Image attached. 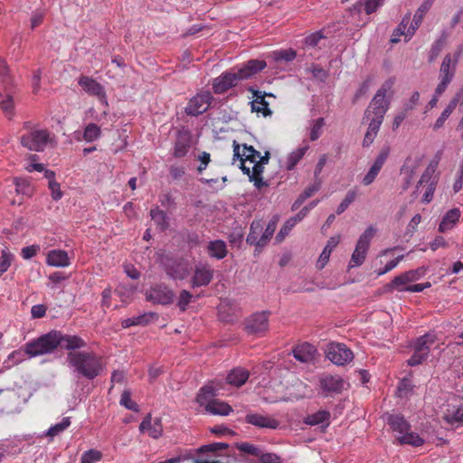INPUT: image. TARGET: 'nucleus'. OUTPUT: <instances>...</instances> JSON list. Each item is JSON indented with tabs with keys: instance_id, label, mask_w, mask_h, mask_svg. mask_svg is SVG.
Segmentation results:
<instances>
[{
	"instance_id": "1",
	"label": "nucleus",
	"mask_w": 463,
	"mask_h": 463,
	"mask_svg": "<svg viewBox=\"0 0 463 463\" xmlns=\"http://www.w3.org/2000/svg\"><path fill=\"white\" fill-rule=\"evenodd\" d=\"M240 160L241 169L246 174L250 182H253L254 186L258 189L267 185L263 181L262 173L264 165L269 162V153L265 156L255 150L253 146L247 145L243 146L242 153L240 151V146L233 142V161Z\"/></svg>"
},
{
	"instance_id": "2",
	"label": "nucleus",
	"mask_w": 463,
	"mask_h": 463,
	"mask_svg": "<svg viewBox=\"0 0 463 463\" xmlns=\"http://www.w3.org/2000/svg\"><path fill=\"white\" fill-rule=\"evenodd\" d=\"M66 360L74 373L89 380H93L102 371L101 357L93 352L72 351Z\"/></svg>"
},
{
	"instance_id": "3",
	"label": "nucleus",
	"mask_w": 463,
	"mask_h": 463,
	"mask_svg": "<svg viewBox=\"0 0 463 463\" xmlns=\"http://www.w3.org/2000/svg\"><path fill=\"white\" fill-rule=\"evenodd\" d=\"M393 85L394 79L392 78L386 80L383 83L364 111V122L379 121V123H383L384 116L390 108Z\"/></svg>"
},
{
	"instance_id": "4",
	"label": "nucleus",
	"mask_w": 463,
	"mask_h": 463,
	"mask_svg": "<svg viewBox=\"0 0 463 463\" xmlns=\"http://www.w3.org/2000/svg\"><path fill=\"white\" fill-rule=\"evenodd\" d=\"M24 128L26 131L21 135L20 143L28 150L43 152L53 141V137L47 128H31L29 122L24 123Z\"/></svg>"
},
{
	"instance_id": "5",
	"label": "nucleus",
	"mask_w": 463,
	"mask_h": 463,
	"mask_svg": "<svg viewBox=\"0 0 463 463\" xmlns=\"http://www.w3.org/2000/svg\"><path fill=\"white\" fill-rule=\"evenodd\" d=\"M462 53L463 44H459L453 52L447 53L444 56L439 71L438 93H444L449 85L452 82Z\"/></svg>"
},
{
	"instance_id": "6",
	"label": "nucleus",
	"mask_w": 463,
	"mask_h": 463,
	"mask_svg": "<svg viewBox=\"0 0 463 463\" xmlns=\"http://www.w3.org/2000/svg\"><path fill=\"white\" fill-rule=\"evenodd\" d=\"M61 332L51 331L26 343L28 358H33L52 353L61 344Z\"/></svg>"
},
{
	"instance_id": "7",
	"label": "nucleus",
	"mask_w": 463,
	"mask_h": 463,
	"mask_svg": "<svg viewBox=\"0 0 463 463\" xmlns=\"http://www.w3.org/2000/svg\"><path fill=\"white\" fill-rule=\"evenodd\" d=\"M0 82L2 90L0 96L2 100L0 106L4 113L10 118L14 115V99H13V89L14 81L10 75L8 65L5 60H0Z\"/></svg>"
},
{
	"instance_id": "8",
	"label": "nucleus",
	"mask_w": 463,
	"mask_h": 463,
	"mask_svg": "<svg viewBox=\"0 0 463 463\" xmlns=\"http://www.w3.org/2000/svg\"><path fill=\"white\" fill-rule=\"evenodd\" d=\"M436 341L437 337L433 333H428L419 337L412 345L413 354L408 360V364L416 366L422 364L429 356L430 347Z\"/></svg>"
},
{
	"instance_id": "9",
	"label": "nucleus",
	"mask_w": 463,
	"mask_h": 463,
	"mask_svg": "<svg viewBox=\"0 0 463 463\" xmlns=\"http://www.w3.org/2000/svg\"><path fill=\"white\" fill-rule=\"evenodd\" d=\"M375 234V229L369 226L359 237L355 249L351 256L348 268H355L361 266L365 259L371 244V241Z\"/></svg>"
},
{
	"instance_id": "10",
	"label": "nucleus",
	"mask_w": 463,
	"mask_h": 463,
	"mask_svg": "<svg viewBox=\"0 0 463 463\" xmlns=\"http://www.w3.org/2000/svg\"><path fill=\"white\" fill-rule=\"evenodd\" d=\"M435 169L434 167L429 166L421 175L420 179L418 182L416 186V191L414 193L420 192V187L425 188L422 196V202L429 203L434 195V192L436 190V186L438 184V178L434 175Z\"/></svg>"
},
{
	"instance_id": "11",
	"label": "nucleus",
	"mask_w": 463,
	"mask_h": 463,
	"mask_svg": "<svg viewBox=\"0 0 463 463\" xmlns=\"http://www.w3.org/2000/svg\"><path fill=\"white\" fill-rule=\"evenodd\" d=\"M328 360L337 365H344L354 358L353 352L344 344L330 343L326 350Z\"/></svg>"
},
{
	"instance_id": "12",
	"label": "nucleus",
	"mask_w": 463,
	"mask_h": 463,
	"mask_svg": "<svg viewBox=\"0 0 463 463\" xmlns=\"http://www.w3.org/2000/svg\"><path fill=\"white\" fill-rule=\"evenodd\" d=\"M213 95L209 91L198 93L193 97L185 107V113L189 116H198L204 113L210 107Z\"/></svg>"
},
{
	"instance_id": "13",
	"label": "nucleus",
	"mask_w": 463,
	"mask_h": 463,
	"mask_svg": "<svg viewBox=\"0 0 463 463\" xmlns=\"http://www.w3.org/2000/svg\"><path fill=\"white\" fill-rule=\"evenodd\" d=\"M174 292L164 284L151 287L146 292V298L154 304L169 305L174 301Z\"/></svg>"
},
{
	"instance_id": "14",
	"label": "nucleus",
	"mask_w": 463,
	"mask_h": 463,
	"mask_svg": "<svg viewBox=\"0 0 463 463\" xmlns=\"http://www.w3.org/2000/svg\"><path fill=\"white\" fill-rule=\"evenodd\" d=\"M245 329L249 334L261 335L269 329V313L259 312L251 315L245 324Z\"/></svg>"
},
{
	"instance_id": "15",
	"label": "nucleus",
	"mask_w": 463,
	"mask_h": 463,
	"mask_svg": "<svg viewBox=\"0 0 463 463\" xmlns=\"http://www.w3.org/2000/svg\"><path fill=\"white\" fill-rule=\"evenodd\" d=\"M78 84L85 92L99 98L100 102L108 107L105 90L97 80L88 76H81L79 78Z\"/></svg>"
},
{
	"instance_id": "16",
	"label": "nucleus",
	"mask_w": 463,
	"mask_h": 463,
	"mask_svg": "<svg viewBox=\"0 0 463 463\" xmlns=\"http://www.w3.org/2000/svg\"><path fill=\"white\" fill-rule=\"evenodd\" d=\"M139 431L147 434L152 439H158L163 434L162 420L160 418H152L147 414L139 425Z\"/></svg>"
},
{
	"instance_id": "17",
	"label": "nucleus",
	"mask_w": 463,
	"mask_h": 463,
	"mask_svg": "<svg viewBox=\"0 0 463 463\" xmlns=\"http://www.w3.org/2000/svg\"><path fill=\"white\" fill-rule=\"evenodd\" d=\"M165 273L173 279H184L189 274L188 264L181 260H169L165 263Z\"/></svg>"
},
{
	"instance_id": "18",
	"label": "nucleus",
	"mask_w": 463,
	"mask_h": 463,
	"mask_svg": "<svg viewBox=\"0 0 463 463\" xmlns=\"http://www.w3.org/2000/svg\"><path fill=\"white\" fill-rule=\"evenodd\" d=\"M239 81L240 80L235 71H226L214 79L213 82V90L215 93L222 94L232 87L237 85Z\"/></svg>"
},
{
	"instance_id": "19",
	"label": "nucleus",
	"mask_w": 463,
	"mask_h": 463,
	"mask_svg": "<svg viewBox=\"0 0 463 463\" xmlns=\"http://www.w3.org/2000/svg\"><path fill=\"white\" fill-rule=\"evenodd\" d=\"M262 60H250L235 71L239 80H247L266 68Z\"/></svg>"
},
{
	"instance_id": "20",
	"label": "nucleus",
	"mask_w": 463,
	"mask_h": 463,
	"mask_svg": "<svg viewBox=\"0 0 463 463\" xmlns=\"http://www.w3.org/2000/svg\"><path fill=\"white\" fill-rule=\"evenodd\" d=\"M345 385V382L337 375H325L320 379V387L326 394L340 393Z\"/></svg>"
},
{
	"instance_id": "21",
	"label": "nucleus",
	"mask_w": 463,
	"mask_h": 463,
	"mask_svg": "<svg viewBox=\"0 0 463 463\" xmlns=\"http://www.w3.org/2000/svg\"><path fill=\"white\" fill-rule=\"evenodd\" d=\"M245 420L247 423L259 428L276 430L279 426V421L278 420L259 413H248L245 416Z\"/></svg>"
},
{
	"instance_id": "22",
	"label": "nucleus",
	"mask_w": 463,
	"mask_h": 463,
	"mask_svg": "<svg viewBox=\"0 0 463 463\" xmlns=\"http://www.w3.org/2000/svg\"><path fill=\"white\" fill-rule=\"evenodd\" d=\"M461 211L459 208H452L445 213L439 224V232H447L453 230L460 222Z\"/></svg>"
},
{
	"instance_id": "23",
	"label": "nucleus",
	"mask_w": 463,
	"mask_h": 463,
	"mask_svg": "<svg viewBox=\"0 0 463 463\" xmlns=\"http://www.w3.org/2000/svg\"><path fill=\"white\" fill-rule=\"evenodd\" d=\"M213 270L207 265H198L195 267L192 278V287L207 286L213 279Z\"/></svg>"
},
{
	"instance_id": "24",
	"label": "nucleus",
	"mask_w": 463,
	"mask_h": 463,
	"mask_svg": "<svg viewBox=\"0 0 463 463\" xmlns=\"http://www.w3.org/2000/svg\"><path fill=\"white\" fill-rule=\"evenodd\" d=\"M434 0H425L417 9V11L414 14V16L411 21H410V30H409V36H413L416 30L420 27V25L422 23V20L425 16V14L428 13L430 8L431 7Z\"/></svg>"
},
{
	"instance_id": "25",
	"label": "nucleus",
	"mask_w": 463,
	"mask_h": 463,
	"mask_svg": "<svg viewBox=\"0 0 463 463\" xmlns=\"http://www.w3.org/2000/svg\"><path fill=\"white\" fill-rule=\"evenodd\" d=\"M46 263L52 267H67L71 264V260L65 250H52L47 254Z\"/></svg>"
},
{
	"instance_id": "26",
	"label": "nucleus",
	"mask_w": 463,
	"mask_h": 463,
	"mask_svg": "<svg viewBox=\"0 0 463 463\" xmlns=\"http://www.w3.org/2000/svg\"><path fill=\"white\" fill-rule=\"evenodd\" d=\"M331 414L326 410H320L315 413L308 414L303 420L304 423L309 426L324 425L327 427L330 423Z\"/></svg>"
},
{
	"instance_id": "27",
	"label": "nucleus",
	"mask_w": 463,
	"mask_h": 463,
	"mask_svg": "<svg viewBox=\"0 0 463 463\" xmlns=\"http://www.w3.org/2000/svg\"><path fill=\"white\" fill-rule=\"evenodd\" d=\"M308 149V144L304 142L299 147L289 153L285 161L286 169L288 171L293 170Z\"/></svg>"
},
{
	"instance_id": "28",
	"label": "nucleus",
	"mask_w": 463,
	"mask_h": 463,
	"mask_svg": "<svg viewBox=\"0 0 463 463\" xmlns=\"http://www.w3.org/2000/svg\"><path fill=\"white\" fill-rule=\"evenodd\" d=\"M410 21L411 14H407L404 15L398 27L393 31L391 38L392 43H399L401 41L400 37L402 35L404 36L405 42H408L412 37L408 35L411 24Z\"/></svg>"
},
{
	"instance_id": "29",
	"label": "nucleus",
	"mask_w": 463,
	"mask_h": 463,
	"mask_svg": "<svg viewBox=\"0 0 463 463\" xmlns=\"http://www.w3.org/2000/svg\"><path fill=\"white\" fill-rule=\"evenodd\" d=\"M265 96L266 94L260 90L254 91L251 109L253 111L262 113L266 117L271 114V110L269 109V103L265 100Z\"/></svg>"
},
{
	"instance_id": "30",
	"label": "nucleus",
	"mask_w": 463,
	"mask_h": 463,
	"mask_svg": "<svg viewBox=\"0 0 463 463\" xmlns=\"http://www.w3.org/2000/svg\"><path fill=\"white\" fill-rule=\"evenodd\" d=\"M387 422L391 429L396 433V436L402 435L404 432L411 430V425L407 420L398 414L390 415L387 419Z\"/></svg>"
},
{
	"instance_id": "31",
	"label": "nucleus",
	"mask_w": 463,
	"mask_h": 463,
	"mask_svg": "<svg viewBox=\"0 0 463 463\" xmlns=\"http://www.w3.org/2000/svg\"><path fill=\"white\" fill-rule=\"evenodd\" d=\"M249 378V372L241 367L234 368L227 375V383L231 385L240 387L243 385Z\"/></svg>"
},
{
	"instance_id": "32",
	"label": "nucleus",
	"mask_w": 463,
	"mask_h": 463,
	"mask_svg": "<svg viewBox=\"0 0 463 463\" xmlns=\"http://www.w3.org/2000/svg\"><path fill=\"white\" fill-rule=\"evenodd\" d=\"M315 351L316 350L313 345L309 344H303L298 345L293 350V355L298 361L301 363H308L313 359Z\"/></svg>"
},
{
	"instance_id": "33",
	"label": "nucleus",
	"mask_w": 463,
	"mask_h": 463,
	"mask_svg": "<svg viewBox=\"0 0 463 463\" xmlns=\"http://www.w3.org/2000/svg\"><path fill=\"white\" fill-rule=\"evenodd\" d=\"M61 344L59 346L66 350L72 351L82 348L86 345V342L77 335H63L61 332Z\"/></svg>"
},
{
	"instance_id": "34",
	"label": "nucleus",
	"mask_w": 463,
	"mask_h": 463,
	"mask_svg": "<svg viewBox=\"0 0 463 463\" xmlns=\"http://www.w3.org/2000/svg\"><path fill=\"white\" fill-rule=\"evenodd\" d=\"M397 443L400 445H411L420 447L424 443V439L416 432L407 430L402 435L396 436Z\"/></svg>"
},
{
	"instance_id": "35",
	"label": "nucleus",
	"mask_w": 463,
	"mask_h": 463,
	"mask_svg": "<svg viewBox=\"0 0 463 463\" xmlns=\"http://www.w3.org/2000/svg\"><path fill=\"white\" fill-rule=\"evenodd\" d=\"M208 254L212 258L222 260L227 255L226 243L222 240H215L209 242L207 247Z\"/></svg>"
},
{
	"instance_id": "36",
	"label": "nucleus",
	"mask_w": 463,
	"mask_h": 463,
	"mask_svg": "<svg viewBox=\"0 0 463 463\" xmlns=\"http://www.w3.org/2000/svg\"><path fill=\"white\" fill-rule=\"evenodd\" d=\"M206 411L213 415L226 416L230 414L232 409L228 403L224 402L213 400L208 402L206 405Z\"/></svg>"
},
{
	"instance_id": "37",
	"label": "nucleus",
	"mask_w": 463,
	"mask_h": 463,
	"mask_svg": "<svg viewBox=\"0 0 463 463\" xmlns=\"http://www.w3.org/2000/svg\"><path fill=\"white\" fill-rule=\"evenodd\" d=\"M443 418L451 425H458L463 422V408L449 405L444 412Z\"/></svg>"
},
{
	"instance_id": "38",
	"label": "nucleus",
	"mask_w": 463,
	"mask_h": 463,
	"mask_svg": "<svg viewBox=\"0 0 463 463\" xmlns=\"http://www.w3.org/2000/svg\"><path fill=\"white\" fill-rule=\"evenodd\" d=\"M150 216H151V219L156 223V227L160 231L163 232L168 228V226H169L168 216L166 215V213L164 211L160 210L158 206H156L151 209Z\"/></svg>"
},
{
	"instance_id": "39",
	"label": "nucleus",
	"mask_w": 463,
	"mask_h": 463,
	"mask_svg": "<svg viewBox=\"0 0 463 463\" xmlns=\"http://www.w3.org/2000/svg\"><path fill=\"white\" fill-rule=\"evenodd\" d=\"M26 356L27 352L25 344L24 349L14 350L7 356V358L4 362V367L5 369H9L15 364L24 362L26 359Z\"/></svg>"
},
{
	"instance_id": "40",
	"label": "nucleus",
	"mask_w": 463,
	"mask_h": 463,
	"mask_svg": "<svg viewBox=\"0 0 463 463\" xmlns=\"http://www.w3.org/2000/svg\"><path fill=\"white\" fill-rule=\"evenodd\" d=\"M155 317L154 313H145L137 317H129L122 321V326L128 328L133 326H145Z\"/></svg>"
},
{
	"instance_id": "41",
	"label": "nucleus",
	"mask_w": 463,
	"mask_h": 463,
	"mask_svg": "<svg viewBox=\"0 0 463 463\" xmlns=\"http://www.w3.org/2000/svg\"><path fill=\"white\" fill-rule=\"evenodd\" d=\"M412 275L410 271H406L399 276H396L392 282L388 285L389 290L396 288H404V287L410 286L411 282H414Z\"/></svg>"
},
{
	"instance_id": "42",
	"label": "nucleus",
	"mask_w": 463,
	"mask_h": 463,
	"mask_svg": "<svg viewBox=\"0 0 463 463\" xmlns=\"http://www.w3.org/2000/svg\"><path fill=\"white\" fill-rule=\"evenodd\" d=\"M382 123L379 121H370L368 122V129L364 135V138L363 141L364 146H369L373 144L375 137L378 134Z\"/></svg>"
},
{
	"instance_id": "43",
	"label": "nucleus",
	"mask_w": 463,
	"mask_h": 463,
	"mask_svg": "<svg viewBox=\"0 0 463 463\" xmlns=\"http://www.w3.org/2000/svg\"><path fill=\"white\" fill-rule=\"evenodd\" d=\"M263 229L262 223L260 221H254L250 225V232L247 236L246 241L247 243L253 245L255 244L258 247V241L260 240V234L261 233Z\"/></svg>"
},
{
	"instance_id": "44",
	"label": "nucleus",
	"mask_w": 463,
	"mask_h": 463,
	"mask_svg": "<svg viewBox=\"0 0 463 463\" xmlns=\"http://www.w3.org/2000/svg\"><path fill=\"white\" fill-rule=\"evenodd\" d=\"M278 221V218L275 216L269 222L265 232L262 233L258 241V247L261 248L265 246L267 242L270 240L276 230Z\"/></svg>"
},
{
	"instance_id": "45",
	"label": "nucleus",
	"mask_w": 463,
	"mask_h": 463,
	"mask_svg": "<svg viewBox=\"0 0 463 463\" xmlns=\"http://www.w3.org/2000/svg\"><path fill=\"white\" fill-rule=\"evenodd\" d=\"M270 56L275 61L288 62V61H293L296 58L297 53L292 49L277 50V51L272 52Z\"/></svg>"
},
{
	"instance_id": "46",
	"label": "nucleus",
	"mask_w": 463,
	"mask_h": 463,
	"mask_svg": "<svg viewBox=\"0 0 463 463\" xmlns=\"http://www.w3.org/2000/svg\"><path fill=\"white\" fill-rule=\"evenodd\" d=\"M71 425V418L70 417H64L62 420L51 426L49 430H47L46 435L53 438L55 436H58L59 434L62 433L66 429H68Z\"/></svg>"
},
{
	"instance_id": "47",
	"label": "nucleus",
	"mask_w": 463,
	"mask_h": 463,
	"mask_svg": "<svg viewBox=\"0 0 463 463\" xmlns=\"http://www.w3.org/2000/svg\"><path fill=\"white\" fill-rule=\"evenodd\" d=\"M100 135H101L100 128L94 123H90L84 128L83 139L86 142H93V141L97 140L100 137Z\"/></svg>"
},
{
	"instance_id": "48",
	"label": "nucleus",
	"mask_w": 463,
	"mask_h": 463,
	"mask_svg": "<svg viewBox=\"0 0 463 463\" xmlns=\"http://www.w3.org/2000/svg\"><path fill=\"white\" fill-rule=\"evenodd\" d=\"M119 404L121 406L125 407L126 409L133 411L135 412L139 411V406L137 405V403L136 402H134L131 399V393L128 390H125L122 392V394L120 396V400H119Z\"/></svg>"
},
{
	"instance_id": "49",
	"label": "nucleus",
	"mask_w": 463,
	"mask_h": 463,
	"mask_svg": "<svg viewBox=\"0 0 463 463\" xmlns=\"http://www.w3.org/2000/svg\"><path fill=\"white\" fill-rule=\"evenodd\" d=\"M420 164V159L418 157H408L401 168V174H410L415 175L417 169Z\"/></svg>"
},
{
	"instance_id": "50",
	"label": "nucleus",
	"mask_w": 463,
	"mask_h": 463,
	"mask_svg": "<svg viewBox=\"0 0 463 463\" xmlns=\"http://www.w3.org/2000/svg\"><path fill=\"white\" fill-rule=\"evenodd\" d=\"M237 449L241 452L258 457L259 458H260V455H262V453H263L262 450L259 447H257L251 443H249V442L238 443Z\"/></svg>"
},
{
	"instance_id": "51",
	"label": "nucleus",
	"mask_w": 463,
	"mask_h": 463,
	"mask_svg": "<svg viewBox=\"0 0 463 463\" xmlns=\"http://www.w3.org/2000/svg\"><path fill=\"white\" fill-rule=\"evenodd\" d=\"M102 458L100 451L97 449H89L85 451L80 458V463H97Z\"/></svg>"
},
{
	"instance_id": "52",
	"label": "nucleus",
	"mask_w": 463,
	"mask_h": 463,
	"mask_svg": "<svg viewBox=\"0 0 463 463\" xmlns=\"http://www.w3.org/2000/svg\"><path fill=\"white\" fill-rule=\"evenodd\" d=\"M445 41H446V35L443 34L442 37L436 40L432 43L430 51V61H433L439 56V54L440 53L441 50L444 47Z\"/></svg>"
},
{
	"instance_id": "53",
	"label": "nucleus",
	"mask_w": 463,
	"mask_h": 463,
	"mask_svg": "<svg viewBox=\"0 0 463 463\" xmlns=\"http://www.w3.org/2000/svg\"><path fill=\"white\" fill-rule=\"evenodd\" d=\"M325 125V120L323 118H319L313 121V124L310 128V140L315 141L319 138L322 134V128Z\"/></svg>"
},
{
	"instance_id": "54",
	"label": "nucleus",
	"mask_w": 463,
	"mask_h": 463,
	"mask_svg": "<svg viewBox=\"0 0 463 463\" xmlns=\"http://www.w3.org/2000/svg\"><path fill=\"white\" fill-rule=\"evenodd\" d=\"M321 187V182L319 180L316 181L313 184L309 185L305 191L301 194L296 203H302L306 199L311 197L316 192H317Z\"/></svg>"
},
{
	"instance_id": "55",
	"label": "nucleus",
	"mask_w": 463,
	"mask_h": 463,
	"mask_svg": "<svg viewBox=\"0 0 463 463\" xmlns=\"http://www.w3.org/2000/svg\"><path fill=\"white\" fill-rule=\"evenodd\" d=\"M355 198L356 192L353 190L348 191L345 199L338 205L336 209V213L341 214L342 213H344L348 208V206L355 200Z\"/></svg>"
},
{
	"instance_id": "56",
	"label": "nucleus",
	"mask_w": 463,
	"mask_h": 463,
	"mask_svg": "<svg viewBox=\"0 0 463 463\" xmlns=\"http://www.w3.org/2000/svg\"><path fill=\"white\" fill-rule=\"evenodd\" d=\"M325 38L321 32H316L305 38V44L308 48L319 47V43Z\"/></svg>"
},
{
	"instance_id": "57",
	"label": "nucleus",
	"mask_w": 463,
	"mask_h": 463,
	"mask_svg": "<svg viewBox=\"0 0 463 463\" xmlns=\"http://www.w3.org/2000/svg\"><path fill=\"white\" fill-rule=\"evenodd\" d=\"M295 225H296V219L288 220L285 222V224L281 227L279 233L277 234L276 241L278 242H281Z\"/></svg>"
},
{
	"instance_id": "58",
	"label": "nucleus",
	"mask_w": 463,
	"mask_h": 463,
	"mask_svg": "<svg viewBox=\"0 0 463 463\" xmlns=\"http://www.w3.org/2000/svg\"><path fill=\"white\" fill-rule=\"evenodd\" d=\"M14 256L6 250H2L0 257V276L10 267Z\"/></svg>"
},
{
	"instance_id": "59",
	"label": "nucleus",
	"mask_w": 463,
	"mask_h": 463,
	"mask_svg": "<svg viewBox=\"0 0 463 463\" xmlns=\"http://www.w3.org/2000/svg\"><path fill=\"white\" fill-rule=\"evenodd\" d=\"M390 155V147L388 146H383L380 153L378 154L377 157L373 161V165L379 169H382L383 165L386 162L388 156Z\"/></svg>"
},
{
	"instance_id": "60",
	"label": "nucleus",
	"mask_w": 463,
	"mask_h": 463,
	"mask_svg": "<svg viewBox=\"0 0 463 463\" xmlns=\"http://www.w3.org/2000/svg\"><path fill=\"white\" fill-rule=\"evenodd\" d=\"M192 298L193 295L189 291L184 289L180 292L177 306L182 311H184Z\"/></svg>"
},
{
	"instance_id": "61",
	"label": "nucleus",
	"mask_w": 463,
	"mask_h": 463,
	"mask_svg": "<svg viewBox=\"0 0 463 463\" xmlns=\"http://www.w3.org/2000/svg\"><path fill=\"white\" fill-rule=\"evenodd\" d=\"M380 171L381 169L372 165L366 175L364 176L362 183L364 185H370L372 183H373Z\"/></svg>"
},
{
	"instance_id": "62",
	"label": "nucleus",
	"mask_w": 463,
	"mask_h": 463,
	"mask_svg": "<svg viewBox=\"0 0 463 463\" xmlns=\"http://www.w3.org/2000/svg\"><path fill=\"white\" fill-rule=\"evenodd\" d=\"M308 71L312 73L313 77L320 81H325L327 78V71L319 65L313 64Z\"/></svg>"
},
{
	"instance_id": "63",
	"label": "nucleus",
	"mask_w": 463,
	"mask_h": 463,
	"mask_svg": "<svg viewBox=\"0 0 463 463\" xmlns=\"http://www.w3.org/2000/svg\"><path fill=\"white\" fill-rule=\"evenodd\" d=\"M259 461L260 463H283L279 455L271 452H263Z\"/></svg>"
},
{
	"instance_id": "64",
	"label": "nucleus",
	"mask_w": 463,
	"mask_h": 463,
	"mask_svg": "<svg viewBox=\"0 0 463 463\" xmlns=\"http://www.w3.org/2000/svg\"><path fill=\"white\" fill-rule=\"evenodd\" d=\"M37 158V156L36 155H31L28 159L31 161L30 163L27 164V165L25 166V169L28 171V172H33V171H37V172H43L44 170V166L43 164H40V163H36L34 162Z\"/></svg>"
}]
</instances>
